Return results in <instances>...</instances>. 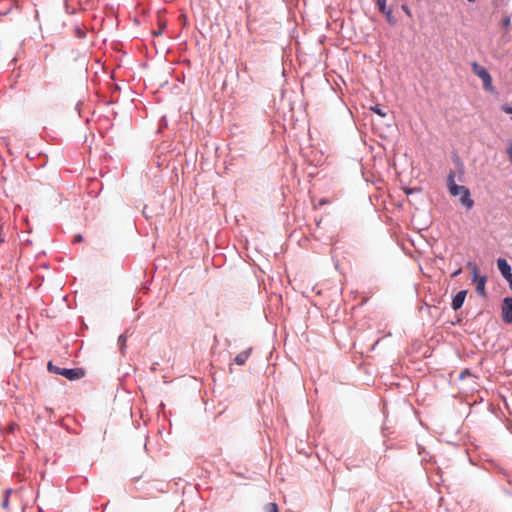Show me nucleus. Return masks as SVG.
<instances>
[{"label":"nucleus","mask_w":512,"mask_h":512,"mask_svg":"<svg viewBox=\"0 0 512 512\" xmlns=\"http://www.w3.org/2000/svg\"><path fill=\"white\" fill-rule=\"evenodd\" d=\"M447 186H448L449 192L452 196L460 197V202L463 206H465L467 209H470L473 207L474 201L470 197L469 189L463 185H457L455 183V172L454 171H450L447 176Z\"/></svg>","instance_id":"f257e3e1"},{"label":"nucleus","mask_w":512,"mask_h":512,"mask_svg":"<svg viewBox=\"0 0 512 512\" xmlns=\"http://www.w3.org/2000/svg\"><path fill=\"white\" fill-rule=\"evenodd\" d=\"M472 71L483 81L484 88L490 90L492 87V78L486 68L474 62L472 64Z\"/></svg>","instance_id":"f03ea898"},{"label":"nucleus","mask_w":512,"mask_h":512,"mask_svg":"<svg viewBox=\"0 0 512 512\" xmlns=\"http://www.w3.org/2000/svg\"><path fill=\"white\" fill-rule=\"evenodd\" d=\"M468 267L472 270L473 281L476 282V291L480 295H484L486 278L478 276L479 270H478V267L475 264L469 263Z\"/></svg>","instance_id":"7ed1b4c3"},{"label":"nucleus","mask_w":512,"mask_h":512,"mask_svg":"<svg viewBox=\"0 0 512 512\" xmlns=\"http://www.w3.org/2000/svg\"><path fill=\"white\" fill-rule=\"evenodd\" d=\"M60 375L64 376L65 378H67L69 380H77V379H81L82 377H84L85 372L81 368H75V369L63 368L62 371L60 372Z\"/></svg>","instance_id":"20e7f679"},{"label":"nucleus","mask_w":512,"mask_h":512,"mask_svg":"<svg viewBox=\"0 0 512 512\" xmlns=\"http://www.w3.org/2000/svg\"><path fill=\"white\" fill-rule=\"evenodd\" d=\"M502 317L504 320H512V297L503 300Z\"/></svg>","instance_id":"39448f33"},{"label":"nucleus","mask_w":512,"mask_h":512,"mask_svg":"<svg viewBox=\"0 0 512 512\" xmlns=\"http://www.w3.org/2000/svg\"><path fill=\"white\" fill-rule=\"evenodd\" d=\"M467 292L465 290L459 291L452 300V308L458 310L464 303Z\"/></svg>","instance_id":"423d86ee"},{"label":"nucleus","mask_w":512,"mask_h":512,"mask_svg":"<svg viewBox=\"0 0 512 512\" xmlns=\"http://www.w3.org/2000/svg\"><path fill=\"white\" fill-rule=\"evenodd\" d=\"M497 266L503 277L507 276L511 272V267L506 259L499 258L497 260Z\"/></svg>","instance_id":"0eeeda50"},{"label":"nucleus","mask_w":512,"mask_h":512,"mask_svg":"<svg viewBox=\"0 0 512 512\" xmlns=\"http://www.w3.org/2000/svg\"><path fill=\"white\" fill-rule=\"evenodd\" d=\"M252 351V348H249L248 350L242 351L235 357V362L238 365H244L247 361L248 357L250 356V353Z\"/></svg>","instance_id":"6e6552de"},{"label":"nucleus","mask_w":512,"mask_h":512,"mask_svg":"<svg viewBox=\"0 0 512 512\" xmlns=\"http://www.w3.org/2000/svg\"><path fill=\"white\" fill-rule=\"evenodd\" d=\"M264 511L265 512H279L278 510V506L276 503L274 502H271V503H268L264 506Z\"/></svg>","instance_id":"1a4fd4ad"},{"label":"nucleus","mask_w":512,"mask_h":512,"mask_svg":"<svg viewBox=\"0 0 512 512\" xmlns=\"http://www.w3.org/2000/svg\"><path fill=\"white\" fill-rule=\"evenodd\" d=\"M371 110L374 111L376 114H378L381 117H385L387 115L386 111H384L380 106L376 105L374 107H371Z\"/></svg>","instance_id":"9d476101"},{"label":"nucleus","mask_w":512,"mask_h":512,"mask_svg":"<svg viewBox=\"0 0 512 512\" xmlns=\"http://www.w3.org/2000/svg\"><path fill=\"white\" fill-rule=\"evenodd\" d=\"M382 13L386 16V18H387V20H388V22H389L390 24H394V23H395V20H394V18H393V16H392V12H391V10H388V9L385 7V12H382Z\"/></svg>","instance_id":"9b49d317"},{"label":"nucleus","mask_w":512,"mask_h":512,"mask_svg":"<svg viewBox=\"0 0 512 512\" xmlns=\"http://www.w3.org/2000/svg\"><path fill=\"white\" fill-rule=\"evenodd\" d=\"M62 369H63V368H59V367H57V366H54V365L52 364V362H49V363H48V370H49L50 372H53V373H56V374H59V375H60V372L62 371Z\"/></svg>","instance_id":"f8f14e48"},{"label":"nucleus","mask_w":512,"mask_h":512,"mask_svg":"<svg viewBox=\"0 0 512 512\" xmlns=\"http://www.w3.org/2000/svg\"><path fill=\"white\" fill-rule=\"evenodd\" d=\"M387 0H377V5L379 7L380 12H385V5Z\"/></svg>","instance_id":"ddd939ff"},{"label":"nucleus","mask_w":512,"mask_h":512,"mask_svg":"<svg viewBox=\"0 0 512 512\" xmlns=\"http://www.w3.org/2000/svg\"><path fill=\"white\" fill-rule=\"evenodd\" d=\"M18 429V425L16 423H10L7 427L8 433H14Z\"/></svg>","instance_id":"4468645a"},{"label":"nucleus","mask_w":512,"mask_h":512,"mask_svg":"<svg viewBox=\"0 0 512 512\" xmlns=\"http://www.w3.org/2000/svg\"><path fill=\"white\" fill-rule=\"evenodd\" d=\"M125 342H126V336H125V335H120V337H119V343H120V349H121V351H123V349H124Z\"/></svg>","instance_id":"2eb2a0df"},{"label":"nucleus","mask_w":512,"mask_h":512,"mask_svg":"<svg viewBox=\"0 0 512 512\" xmlns=\"http://www.w3.org/2000/svg\"><path fill=\"white\" fill-rule=\"evenodd\" d=\"M466 376H471L470 371H469V370H467V369H466V370H464V371H462V372L460 373L459 378H460V379H464Z\"/></svg>","instance_id":"dca6fc26"},{"label":"nucleus","mask_w":512,"mask_h":512,"mask_svg":"<svg viewBox=\"0 0 512 512\" xmlns=\"http://www.w3.org/2000/svg\"><path fill=\"white\" fill-rule=\"evenodd\" d=\"M504 278L508 281L509 285L512 287V272H510V273H509L507 276H505Z\"/></svg>","instance_id":"f3484780"},{"label":"nucleus","mask_w":512,"mask_h":512,"mask_svg":"<svg viewBox=\"0 0 512 512\" xmlns=\"http://www.w3.org/2000/svg\"><path fill=\"white\" fill-rule=\"evenodd\" d=\"M11 492V490H7L5 493H6V497H8V494ZM3 506L4 507H7L8 506V499L5 498L4 502H3Z\"/></svg>","instance_id":"a211bd4d"},{"label":"nucleus","mask_w":512,"mask_h":512,"mask_svg":"<svg viewBox=\"0 0 512 512\" xmlns=\"http://www.w3.org/2000/svg\"><path fill=\"white\" fill-rule=\"evenodd\" d=\"M508 155H509V158H510V161L512 162V144L510 145V147L508 148Z\"/></svg>","instance_id":"6ab92c4d"},{"label":"nucleus","mask_w":512,"mask_h":512,"mask_svg":"<svg viewBox=\"0 0 512 512\" xmlns=\"http://www.w3.org/2000/svg\"><path fill=\"white\" fill-rule=\"evenodd\" d=\"M510 25V18L504 20V26L507 28Z\"/></svg>","instance_id":"aec40b11"},{"label":"nucleus","mask_w":512,"mask_h":512,"mask_svg":"<svg viewBox=\"0 0 512 512\" xmlns=\"http://www.w3.org/2000/svg\"><path fill=\"white\" fill-rule=\"evenodd\" d=\"M75 241H77V242L82 241V236L81 235H76L75 236Z\"/></svg>","instance_id":"412c9836"},{"label":"nucleus","mask_w":512,"mask_h":512,"mask_svg":"<svg viewBox=\"0 0 512 512\" xmlns=\"http://www.w3.org/2000/svg\"><path fill=\"white\" fill-rule=\"evenodd\" d=\"M403 10L406 12L407 15H410V10L407 6H403Z\"/></svg>","instance_id":"4be33fe9"},{"label":"nucleus","mask_w":512,"mask_h":512,"mask_svg":"<svg viewBox=\"0 0 512 512\" xmlns=\"http://www.w3.org/2000/svg\"><path fill=\"white\" fill-rule=\"evenodd\" d=\"M162 33V30H156L153 32V35L158 36Z\"/></svg>","instance_id":"5701e85b"},{"label":"nucleus","mask_w":512,"mask_h":512,"mask_svg":"<svg viewBox=\"0 0 512 512\" xmlns=\"http://www.w3.org/2000/svg\"><path fill=\"white\" fill-rule=\"evenodd\" d=\"M469 2H474L475 0H468Z\"/></svg>","instance_id":"b1692460"}]
</instances>
